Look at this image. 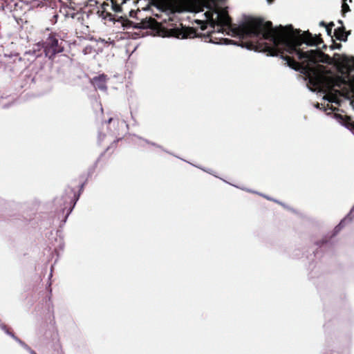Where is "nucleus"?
Returning a JSON list of instances; mask_svg holds the SVG:
<instances>
[{"mask_svg":"<svg viewBox=\"0 0 354 354\" xmlns=\"http://www.w3.org/2000/svg\"><path fill=\"white\" fill-rule=\"evenodd\" d=\"M233 37L250 39L248 49L279 56L287 66L305 75L310 91L326 94L324 100L339 106L343 100H349L354 110V75L350 74L354 71V57L345 56L342 60L348 73L344 68L335 71L319 64H331L329 55L318 49L304 51L299 48L303 44L319 46L323 42L319 35H313L309 31L301 32L292 25L273 27L271 21L245 17L239 24H233Z\"/></svg>","mask_w":354,"mask_h":354,"instance_id":"f257e3e1","label":"nucleus"},{"mask_svg":"<svg viewBox=\"0 0 354 354\" xmlns=\"http://www.w3.org/2000/svg\"><path fill=\"white\" fill-rule=\"evenodd\" d=\"M41 44L44 57L53 59L57 54L64 51L65 41L59 35L50 33L44 41H41Z\"/></svg>","mask_w":354,"mask_h":354,"instance_id":"f03ea898","label":"nucleus"},{"mask_svg":"<svg viewBox=\"0 0 354 354\" xmlns=\"http://www.w3.org/2000/svg\"><path fill=\"white\" fill-rule=\"evenodd\" d=\"M77 200L78 197L75 196L73 190H71L68 194L63 195L61 198H57L55 199V203L62 207V211L63 214L66 209L67 210L64 219L63 220L64 223H66L68 216L72 212Z\"/></svg>","mask_w":354,"mask_h":354,"instance_id":"7ed1b4c3","label":"nucleus"},{"mask_svg":"<svg viewBox=\"0 0 354 354\" xmlns=\"http://www.w3.org/2000/svg\"><path fill=\"white\" fill-rule=\"evenodd\" d=\"M44 55V51L41 42H38L33 45L32 49L24 53V56L28 57L27 59L30 62H34L37 58L41 57Z\"/></svg>","mask_w":354,"mask_h":354,"instance_id":"20e7f679","label":"nucleus"},{"mask_svg":"<svg viewBox=\"0 0 354 354\" xmlns=\"http://www.w3.org/2000/svg\"><path fill=\"white\" fill-rule=\"evenodd\" d=\"M108 80L107 75L102 73L97 76H95L91 80V83L95 89H98L102 92H106L107 86L106 82Z\"/></svg>","mask_w":354,"mask_h":354,"instance_id":"39448f33","label":"nucleus"},{"mask_svg":"<svg viewBox=\"0 0 354 354\" xmlns=\"http://www.w3.org/2000/svg\"><path fill=\"white\" fill-rule=\"evenodd\" d=\"M354 212V206L351 209L350 212L347 214V216L343 218L340 223L334 228L333 236H335L337 234L340 230L344 227V223L347 222H350L352 220L351 215Z\"/></svg>","mask_w":354,"mask_h":354,"instance_id":"423d86ee","label":"nucleus"},{"mask_svg":"<svg viewBox=\"0 0 354 354\" xmlns=\"http://www.w3.org/2000/svg\"><path fill=\"white\" fill-rule=\"evenodd\" d=\"M335 118L338 122L346 129H349L354 133V122L351 120H345L342 115L336 114Z\"/></svg>","mask_w":354,"mask_h":354,"instance_id":"0eeeda50","label":"nucleus"},{"mask_svg":"<svg viewBox=\"0 0 354 354\" xmlns=\"http://www.w3.org/2000/svg\"><path fill=\"white\" fill-rule=\"evenodd\" d=\"M334 33L337 39L342 41H346L348 35L350 34L349 32H347L345 30V28L344 27H339L335 29Z\"/></svg>","mask_w":354,"mask_h":354,"instance_id":"6e6552de","label":"nucleus"},{"mask_svg":"<svg viewBox=\"0 0 354 354\" xmlns=\"http://www.w3.org/2000/svg\"><path fill=\"white\" fill-rule=\"evenodd\" d=\"M60 12L62 13L66 17H71L72 19L75 18L77 15V12H73L72 10L66 6H63L60 9Z\"/></svg>","mask_w":354,"mask_h":354,"instance_id":"1a4fd4ad","label":"nucleus"},{"mask_svg":"<svg viewBox=\"0 0 354 354\" xmlns=\"http://www.w3.org/2000/svg\"><path fill=\"white\" fill-rule=\"evenodd\" d=\"M90 2V5H92L91 2L96 3V1L93 0H73L72 3L77 5V7L82 9L84 6H86L88 5Z\"/></svg>","mask_w":354,"mask_h":354,"instance_id":"9d476101","label":"nucleus"},{"mask_svg":"<svg viewBox=\"0 0 354 354\" xmlns=\"http://www.w3.org/2000/svg\"><path fill=\"white\" fill-rule=\"evenodd\" d=\"M135 137H136L138 140H140V141H142V142H145V143H147V144H149V145H151L154 146V147H158V148H159V149H161L162 151H165V152L168 153V151H166V150H165V149H163L160 145H158V144H156V143H155V142H150V141H149L148 140L144 139V138H141V137H140V136H135ZM169 153H170L169 152Z\"/></svg>","mask_w":354,"mask_h":354,"instance_id":"9b49d317","label":"nucleus"},{"mask_svg":"<svg viewBox=\"0 0 354 354\" xmlns=\"http://www.w3.org/2000/svg\"><path fill=\"white\" fill-rule=\"evenodd\" d=\"M3 3H0V10H9L11 11V7L9 8L10 3L13 1V0H3Z\"/></svg>","mask_w":354,"mask_h":354,"instance_id":"f8f14e48","label":"nucleus"},{"mask_svg":"<svg viewBox=\"0 0 354 354\" xmlns=\"http://www.w3.org/2000/svg\"><path fill=\"white\" fill-rule=\"evenodd\" d=\"M68 4L66 5V6L68 7V8H70L71 10H72L73 12H77V15H79V10H80L81 9L77 7V5L73 4L72 1H68Z\"/></svg>","mask_w":354,"mask_h":354,"instance_id":"ddd939ff","label":"nucleus"},{"mask_svg":"<svg viewBox=\"0 0 354 354\" xmlns=\"http://www.w3.org/2000/svg\"><path fill=\"white\" fill-rule=\"evenodd\" d=\"M15 341L18 342L24 348L28 351L30 354H31V351H34L28 345H27L24 342L21 341L19 338L17 337Z\"/></svg>","mask_w":354,"mask_h":354,"instance_id":"4468645a","label":"nucleus"},{"mask_svg":"<svg viewBox=\"0 0 354 354\" xmlns=\"http://www.w3.org/2000/svg\"><path fill=\"white\" fill-rule=\"evenodd\" d=\"M246 191H247V192H252V193H255V194H259V193H258V192H254V191H252V190H250V189H246ZM259 195H261V196H263L264 198H267V199H268V200L273 201H274V202H276V203H279L280 205H281L284 206V205H283L282 203H281V202L278 201L277 200H275V199L271 198H270L269 196H266V195H263V194H259Z\"/></svg>","mask_w":354,"mask_h":354,"instance_id":"2eb2a0df","label":"nucleus"},{"mask_svg":"<svg viewBox=\"0 0 354 354\" xmlns=\"http://www.w3.org/2000/svg\"><path fill=\"white\" fill-rule=\"evenodd\" d=\"M334 26V24L333 22H331L330 23L328 26H326V30L327 32V34L328 35H331V32H332V27Z\"/></svg>","mask_w":354,"mask_h":354,"instance_id":"dca6fc26","label":"nucleus"},{"mask_svg":"<svg viewBox=\"0 0 354 354\" xmlns=\"http://www.w3.org/2000/svg\"><path fill=\"white\" fill-rule=\"evenodd\" d=\"M317 244L320 247H323L324 245L327 244V241L325 240H322L319 242H317Z\"/></svg>","mask_w":354,"mask_h":354,"instance_id":"f3484780","label":"nucleus"},{"mask_svg":"<svg viewBox=\"0 0 354 354\" xmlns=\"http://www.w3.org/2000/svg\"><path fill=\"white\" fill-rule=\"evenodd\" d=\"M319 26H324L325 28H326V26H328L326 24V23H325L324 21H321V22L319 23Z\"/></svg>","mask_w":354,"mask_h":354,"instance_id":"a211bd4d","label":"nucleus"},{"mask_svg":"<svg viewBox=\"0 0 354 354\" xmlns=\"http://www.w3.org/2000/svg\"><path fill=\"white\" fill-rule=\"evenodd\" d=\"M203 169V171H206V172L209 173V174H212V173H211L210 169Z\"/></svg>","mask_w":354,"mask_h":354,"instance_id":"6ab92c4d","label":"nucleus"},{"mask_svg":"<svg viewBox=\"0 0 354 354\" xmlns=\"http://www.w3.org/2000/svg\"><path fill=\"white\" fill-rule=\"evenodd\" d=\"M112 121H115V120H114L113 118H109V119L108 120L107 122H108V123H110V122H112Z\"/></svg>","mask_w":354,"mask_h":354,"instance_id":"aec40b11","label":"nucleus"},{"mask_svg":"<svg viewBox=\"0 0 354 354\" xmlns=\"http://www.w3.org/2000/svg\"><path fill=\"white\" fill-rule=\"evenodd\" d=\"M266 1H267V2H268L269 4H270V3H272L274 0H266Z\"/></svg>","mask_w":354,"mask_h":354,"instance_id":"412c9836","label":"nucleus"},{"mask_svg":"<svg viewBox=\"0 0 354 354\" xmlns=\"http://www.w3.org/2000/svg\"><path fill=\"white\" fill-rule=\"evenodd\" d=\"M133 10H130L129 11V14H130V16L132 17L133 16Z\"/></svg>","mask_w":354,"mask_h":354,"instance_id":"4be33fe9","label":"nucleus"},{"mask_svg":"<svg viewBox=\"0 0 354 354\" xmlns=\"http://www.w3.org/2000/svg\"><path fill=\"white\" fill-rule=\"evenodd\" d=\"M53 276V270L51 269L49 278L52 277Z\"/></svg>","mask_w":354,"mask_h":354,"instance_id":"5701e85b","label":"nucleus"},{"mask_svg":"<svg viewBox=\"0 0 354 354\" xmlns=\"http://www.w3.org/2000/svg\"><path fill=\"white\" fill-rule=\"evenodd\" d=\"M319 106H320V104H319V103H317V104L315 105V107H316L317 109H319Z\"/></svg>","mask_w":354,"mask_h":354,"instance_id":"b1692460","label":"nucleus"},{"mask_svg":"<svg viewBox=\"0 0 354 354\" xmlns=\"http://www.w3.org/2000/svg\"><path fill=\"white\" fill-rule=\"evenodd\" d=\"M41 73H47L46 71H41Z\"/></svg>","mask_w":354,"mask_h":354,"instance_id":"393cba45","label":"nucleus"},{"mask_svg":"<svg viewBox=\"0 0 354 354\" xmlns=\"http://www.w3.org/2000/svg\"><path fill=\"white\" fill-rule=\"evenodd\" d=\"M46 79V80H50V79H51V77H49V76H47Z\"/></svg>","mask_w":354,"mask_h":354,"instance_id":"a878e982","label":"nucleus"},{"mask_svg":"<svg viewBox=\"0 0 354 354\" xmlns=\"http://www.w3.org/2000/svg\"><path fill=\"white\" fill-rule=\"evenodd\" d=\"M31 354H37L35 351H31Z\"/></svg>","mask_w":354,"mask_h":354,"instance_id":"bb28decb","label":"nucleus"},{"mask_svg":"<svg viewBox=\"0 0 354 354\" xmlns=\"http://www.w3.org/2000/svg\"><path fill=\"white\" fill-rule=\"evenodd\" d=\"M31 354H37L35 351H31Z\"/></svg>","mask_w":354,"mask_h":354,"instance_id":"cd10ccee","label":"nucleus"},{"mask_svg":"<svg viewBox=\"0 0 354 354\" xmlns=\"http://www.w3.org/2000/svg\"><path fill=\"white\" fill-rule=\"evenodd\" d=\"M138 145H139L140 146H141V147H143V146H144V145H143V144H142V143H140V144H138Z\"/></svg>","mask_w":354,"mask_h":354,"instance_id":"c85d7f7f","label":"nucleus"},{"mask_svg":"<svg viewBox=\"0 0 354 354\" xmlns=\"http://www.w3.org/2000/svg\"><path fill=\"white\" fill-rule=\"evenodd\" d=\"M22 59L21 57H19V60L21 61Z\"/></svg>","mask_w":354,"mask_h":354,"instance_id":"c756f323","label":"nucleus"},{"mask_svg":"<svg viewBox=\"0 0 354 354\" xmlns=\"http://www.w3.org/2000/svg\"><path fill=\"white\" fill-rule=\"evenodd\" d=\"M101 136H102V135L100 133V135H99V139H100Z\"/></svg>","mask_w":354,"mask_h":354,"instance_id":"7c9ffc66","label":"nucleus"}]
</instances>
